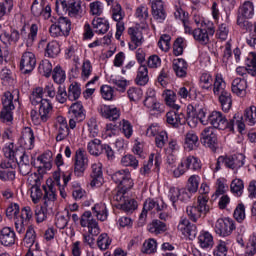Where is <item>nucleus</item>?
I'll use <instances>...</instances> for the list:
<instances>
[{
    "label": "nucleus",
    "instance_id": "1",
    "mask_svg": "<svg viewBox=\"0 0 256 256\" xmlns=\"http://www.w3.org/2000/svg\"><path fill=\"white\" fill-rule=\"evenodd\" d=\"M57 13H68L72 19H82L87 13V6L81 0H56Z\"/></svg>",
    "mask_w": 256,
    "mask_h": 256
},
{
    "label": "nucleus",
    "instance_id": "2",
    "mask_svg": "<svg viewBox=\"0 0 256 256\" xmlns=\"http://www.w3.org/2000/svg\"><path fill=\"white\" fill-rule=\"evenodd\" d=\"M30 101L32 105H39V116L42 123H47L51 119V113H53V106L47 99H43V88L38 87L33 90L30 95Z\"/></svg>",
    "mask_w": 256,
    "mask_h": 256
},
{
    "label": "nucleus",
    "instance_id": "3",
    "mask_svg": "<svg viewBox=\"0 0 256 256\" xmlns=\"http://www.w3.org/2000/svg\"><path fill=\"white\" fill-rule=\"evenodd\" d=\"M209 197L205 195H199L197 197V203L186 207V213L188 219L193 223H197L201 217H205L209 211Z\"/></svg>",
    "mask_w": 256,
    "mask_h": 256
},
{
    "label": "nucleus",
    "instance_id": "4",
    "mask_svg": "<svg viewBox=\"0 0 256 256\" xmlns=\"http://www.w3.org/2000/svg\"><path fill=\"white\" fill-rule=\"evenodd\" d=\"M255 15V5L251 1H245L238 8L237 25L245 31H251L253 24L247 19H253Z\"/></svg>",
    "mask_w": 256,
    "mask_h": 256
},
{
    "label": "nucleus",
    "instance_id": "5",
    "mask_svg": "<svg viewBox=\"0 0 256 256\" xmlns=\"http://www.w3.org/2000/svg\"><path fill=\"white\" fill-rule=\"evenodd\" d=\"M42 189L44 190V206H38L34 211L37 223H43V221L47 219V207L57 199V194L55 193L53 186H42Z\"/></svg>",
    "mask_w": 256,
    "mask_h": 256
},
{
    "label": "nucleus",
    "instance_id": "6",
    "mask_svg": "<svg viewBox=\"0 0 256 256\" xmlns=\"http://www.w3.org/2000/svg\"><path fill=\"white\" fill-rule=\"evenodd\" d=\"M111 179L118 185V187H120L123 193H127V191L133 189V185H135V182H133V178L131 177V171L127 168L114 172L111 175Z\"/></svg>",
    "mask_w": 256,
    "mask_h": 256
},
{
    "label": "nucleus",
    "instance_id": "7",
    "mask_svg": "<svg viewBox=\"0 0 256 256\" xmlns=\"http://www.w3.org/2000/svg\"><path fill=\"white\" fill-rule=\"evenodd\" d=\"M167 211V205L163 199H151L148 198L144 202L143 210L139 216L138 224L143 227L145 222L147 221V213L149 211Z\"/></svg>",
    "mask_w": 256,
    "mask_h": 256
},
{
    "label": "nucleus",
    "instance_id": "8",
    "mask_svg": "<svg viewBox=\"0 0 256 256\" xmlns=\"http://www.w3.org/2000/svg\"><path fill=\"white\" fill-rule=\"evenodd\" d=\"M189 169L192 171H199L201 169V160L195 156L182 158L178 167L173 171V175L174 177L179 178L181 175H185Z\"/></svg>",
    "mask_w": 256,
    "mask_h": 256
},
{
    "label": "nucleus",
    "instance_id": "9",
    "mask_svg": "<svg viewBox=\"0 0 256 256\" xmlns=\"http://www.w3.org/2000/svg\"><path fill=\"white\" fill-rule=\"evenodd\" d=\"M208 121L214 129H220L221 131H225V129L233 131V127H235V120L227 121V118L220 111H213L209 115Z\"/></svg>",
    "mask_w": 256,
    "mask_h": 256
},
{
    "label": "nucleus",
    "instance_id": "10",
    "mask_svg": "<svg viewBox=\"0 0 256 256\" xmlns=\"http://www.w3.org/2000/svg\"><path fill=\"white\" fill-rule=\"evenodd\" d=\"M74 161V174L76 177H83L85 169H87L89 165L87 152L81 148L76 150Z\"/></svg>",
    "mask_w": 256,
    "mask_h": 256
},
{
    "label": "nucleus",
    "instance_id": "11",
    "mask_svg": "<svg viewBox=\"0 0 256 256\" xmlns=\"http://www.w3.org/2000/svg\"><path fill=\"white\" fill-rule=\"evenodd\" d=\"M112 19L113 21H116V39H121V36L123 35V31H125V22L123 19H125V12L123 11V8L120 4H116L112 9Z\"/></svg>",
    "mask_w": 256,
    "mask_h": 256
},
{
    "label": "nucleus",
    "instance_id": "12",
    "mask_svg": "<svg viewBox=\"0 0 256 256\" xmlns=\"http://www.w3.org/2000/svg\"><path fill=\"white\" fill-rule=\"evenodd\" d=\"M81 227H88L90 235L97 237L101 233L99 223L93 219V213L91 211H85L80 218Z\"/></svg>",
    "mask_w": 256,
    "mask_h": 256
},
{
    "label": "nucleus",
    "instance_id": "13",
    "mask_svg": "<svg viewBox=\"0 0 256 256\" xmlns=\"http://www.w3.org/2000/svg\"><path fill=\"white\" fill-rule=\"evenodd\" d=\"M235 229V222L229 218L218 219L215 223L214 231L219 237H229Z\"/></svg>",
    "mask_w": 256,
    "mask_h": 256
},
{
    "label": "nucleus",
    "instance_id": "14",
    "mask_svg": "<svg viewBox=\"0 0 256 256\" xmlns=\"http://www.w3.org/2000/svg\"><path fill=\"white\" fill-rule=\"evenodd\" d=\"M201 135L200 141L204 147H208L211 151H217L219 149V140L217 139V134L213 132V128H205Z\"/></svg>",
    "mask_w": 256,
    "mask_h": 256
},
{
    "label": "nucleus",
    "instance_id": "15",
    "mask_svg": "<svg viewBox=\"0 0 256 256\" xmlns=\"http://www.w3.org/2000/svg\"><path fill=\"white\" fill-rule=\"evenodd\" d=\"M33 219V210L29 206L21 209V215L15 219V229L17 233L22 234L25 232V225Z\"/></svg>",
    "mask_w": 256,
    "mask_h": 256
},
{
    "label": "nucleus",
    "instance_id": "16",
    "mask_svg": "<svg viewBox=\"0 0 256 256\" xmlns=\"http://www.w3.org/2000/svg\"><path fill=\"white\" fill-rule=\"evenodd\" d=\"M37 33H39V26L37 24H31L29 32L27 28L23 26L19 31V37L24 41L26 47H33V43L37 41Z\"/></svg>",
    "mask_w": 256,
    "mask_h": 256
},
{
    "label": "nucleus",
    "instance_id": "17",
    "mask_svg": "<svg viewBox=\"0 0 256 256\" xmlns=\"http://www.w3.org/2000/svg\"><path fill=\"white\" fill-rule=\"evenodd\" d=\"M37 65V58L33 52H24L20 60V70L24 75L33 72Z\"/></svg>",
    "mask_w": 256,
    "mask_h": 256
},
{
    "label": "nucleus",
    "instance_id": "18",
    "mask_svg": "<svg viewBox=\"0 0 256 256\" xmlns=\"http://www.w3.org/2000/svg\"><path fill=\"white\" fill-rule=\"evenodd\" d=\"M178 231H180L184 237L190 239V241H193V239L197 237V225L191 223L189 219L185 217L180 218Z\"/></svg>",
    "mask_w": 256,
    "mask_h": 256
},
{
    "label": "nucleus",
    "instance_id": "19",
    "mask_svg": "<svg viewBox=\"0 0 256 256\" xmlns=\"http://www.w3.org/2000/svg\"><path fill=\"white\" fill-rule=\"evenodd\" d=\"M98 112L104 119L108 121H117L121 117V110L112 105H100Z\"/></svg>",
    "mask_w": 256,
    "mask_h": 256
},
{
    "label": "nucleus",
    "instance_id": "20",
    "mask_svg": "<svg viewBox=\"0 0 256 256\" xmlns=\"http://www.w3.org/2000/svg\"><path fill=\"white\" fill-rule=\"evenodd\" d=\"M213 35H215L214 27L198 28L193 31V37L200 45H207L209 37H213Z\"/></svg>",
    "mask_w": 256,
    "mask_h": 256
},
{
    "label": "nucleus",
    "instance_id": "21",
    "mask_svg": "<svg viewBox=\"0 0 256 256\" xmlns=\"http://www.w3.org/2000/svg\"><path fill=\"white\" fill-rule=\"evenodd\" d=\"M91 187H101L103 185V164L100 162L94 163L91 166Z\"/></svg>",
    "mask_w": 256,
    "mask_h": 256
},
{
    "label": "nucleus",
    "instance_id": "22",
    "mask_svg": "<svg viewBox=\"0 0 256 256\" xmlns=\"http://www.w3.org/2000/svg\"><path fill=\"white\" fill-rule=\"evenodd\" d=\"M16 240L17 235L15 234V230L11 227H4L0 230V243L4 247H11L15 245Z\"/></svg>",
    "mask_w": 256,
    "mask_h": 256
},
{
    "label": "nucleus",
    "instance_id": "23",
    "mask_svg": "<svg viewBox=\"0 0 256 256\" xmlns=\"http://www.w3.org/2000/svg\"><path fill=\"white\" fill-rule=\"evenodd\" d=\"M224 165L228 169H232V171H237L238 169H241L243 165H245V155L238 154L234 156L225 157Z\"/></svg>",
    "mask_w": 256,
    "mask_h": 256
},
{
    "label": "nucleus",
    "instance_id": "24",
    "mask_svg": "<svg viewBox=\"0 0 256 256\" xmlns=\"http://www.w3.org/2000/svg\"><path fill=\"white\" fill-rule=\"evenodd\" d=\"M172 69L176 77L185 79V77H187V71H189V64L183 58L174 59L172 62Z\"/></svg>",
    "mask_w": 256,
    "mask_h": 256
},
{
    "label": "nucleus",
    "instance_id": "25",
    "mask_svg": "<svg viewBox=\"0 0 256 256\" xmlns=\"http://www.w3.org/2000/svg\"><path fill=\"white\" fill-rule=\"evenodd\" d=\"M128 35L130 36L132 43H129V49H131V51H135L137 47L143 45V33L139 29L134 27L128 28Z\"/></svg>",
    "mask_w": 256,
    "mask_h": 256
},
{
    "label": "nucleus",
    "instance_id": "26",
    "mask_svg": "<svg viewBox=\"0 0 256 256\" xmlns=\"http://www.w3.org/2000/svg\"><path fill=\"white\" fill-rule=\"evenodd\" d=\"M166 121L172 127H179L180 125L185 124V114L179 112V110H171L166 114Z\"/></svg>",
    "mask_w": 256,
    "mask_h": 256
},
{
    "label": "nucleus",
    "instance_id": "27",
    "mask_svg": "<svg viewBox=\"0 0 256 256\" xmlns=\"http://www.w3.org/2000/svg\"><path fill=\"white\" fill-rule=\"evenodd\" d=\"M212 91H213V94L216 95L217 97L229 91L227 90V83L223 79V75L219 73L215 74L214 82L212 84Z\"/></svg>",
    "mask_w": 256,
    "mask_h": 256
},
{
    "label": "nucleus",
    "instance_id": "28",
    "mask_svg": "<svg viewBox=\"0 0 256 256\" xmlns=\"http://www.w3.org/2000/svg\"><path fill=\"white\" fill-rule=\"evenodd\" d=\"M184 145L188 151L197 150L199 148V136H197V132L189 130L185 134Z\"/></svg>",
    "mask_w": 256,
    "mask_h": 256
},
{
    "label": "nucleus",
    "instance_id": "29",
    "mask_svg": "<svg viewBox=\"0 0 256 256\" xmlns=\"http://www.w3.org/2000/svg\"><path fill=\"white\" fill-rule=\"evenodd\" d=\"M232 93L238 97H245L247 95V80L241 78H235L232 81Z\"/></svg>",
    "mask_w": 256,
    "mask_h": 256
},
{
    "label": "nucleus",
    "instance_id": "30",
    "mask_svg": "<svg viewBox=\"0 0 256 256\" xmlns=\"http://www.w3.org/2000/svg\"><path fill=\"white\" fill-rule=\"evenodd\" d=\"M69 113L71 117L75 118L78 123L81 121H85V108H83V104L81 102L73 103L69 108Z\"/></svg>",
    "mask_w": 256,
    "mask_h": 256
},
{
    "label": "nucleus",
    "instance_id": "31",
    "mask_svg": "<svg viewBox=\"0 0 256 256\" xmlns=\"http://www.w3.org/2000/svg\"><path fill=\"white\" fill-rule=\"evenodd\" d=\"M215 77L209 72H203L199 78V87L202 91H213Z\"/></svg>",
    "mask_w": 256,
    "mask_h": 256
},
{
    "label": "nucleus",
    "instance_id": "32",
    "mask_svg": "<svg viewBox=\"0 0 256 256\" xmlns=\"http://www.w3.org/2000/svg\"><path fill=\"white\" fill-rule=\"evenodd\" d=\"M92 27L98 35H105L109 31V20L105 18H94L92 20Z\"/></svg>",
    "mask_w": 256,
    "mask_h": 256
},
{
    "label": "nucleus",
    "instance_id": "33",
    "mask_svg": "<svg viewBox=\"0 0 256 256\" xmlns=\"http://www.w3.org/2000/svg\"><path fill=\"white\" fill-rule=\"evenodd\" d=\"M198 243L202 249H213L215 242L213 235L207 231H202L198 236Z\"/></svg>",
    "mask_w": 256,
    "mask_h": 256
},
{
    "label": "nucleus",
    "instance_id": "34",
    "mask_svg": "<svg viewBox=\"0 0 256 256\" xmlns=\"http://www.w3.org/2000/svg\"><path fill=\"white\" fill-rule=\"evenodd\" d=\"M135 83L136 85H140V87L149 83V69H147V65H140L137 71Z\"/></svg>",
    "mask_w": 256,
    "mask_h": 256
},
{
    "label": "nucleus",
    "instance_id": "35",
    "mask_svg": "<svg viewBox=\"0 0 256 256\" xmlns=\"http://www.w3.org/2000/svg\"><path fill=\"white\" fill-rule=\"evenodd\" d=\"M92 213L98 221H107V217H109V212L107 211V205H105V203L95 204L92 207Z\"/></svg>",
    "mask_w": 256,
    "mask_h": 256
},
{
    "label": "nucleus",
    "instance_id": "36",
    "mask_svg": "<svg viewBox=\"0 0 256 256\" xmlns=\"http://www.w3.org/2000/svg\"><path fill=\"white\" fill-rule=\"evenodd\" d=\"M152 17L158 21V23H163L167 18V12H165V8L163 3L159 2L157 5H152Z\"/></svg>",
    "mask_w": 256,
    "mask_h": 256
},
{
    "label": "nucleus",
    "instance_id": "37",
    "mask_svg": "<svg viewBox=\"0 0 256 256\" xmlns=\"http://www.w3.org/2000/svg\"><path fill=\"white\" fill-rule=\"evenodd\" d=\"M19 39V30L17 29H12L10 34L8 32H3L0 35V41H2L4 45H11V43H17L19 42Z\"/></svg>",
    "mask_w": 256,
    "mask_h": 256
},
{
    "label": "nucleus",
    "instance_id": "38",
    "mask_svg": "<svg viewBox=\"0 0 256 256\" xmlns=\"http://www.w3.org/2000/svg\"><path fill=\"white\" fill-rule=\"evenodd\" d=\"M219 103L221 105L222 111L228 113L233 106V99L231 97V92H224L223 94L218 95Z\"/></svg>",
    "mask_w": 256,
    "mask_h": 256
},
{
    "label": "nucleus",
    "instance_id": "39",
    "mask_svg": "<svg viewBox=\"0 0 256 256\" xmlns=\"http://www.w3.org/2000/svg\"><path fill=\"white\" fill-rule=\"evenodd\" d=\"M163 97L168 107H171V109H175V111H179V109H181V106L175 103L177 101V94H175L173 90L164 91Z\"/></svg>",
    "mask_w": 256,
    "mask_h": 256
},
{
    "label": "nucleus",
    "instance_id": "40",
    "mask_svg": "<svg viewBox=\"0 0 256 256\" xmlns=\"http://www.w3.org/2000/svg\"><path fill=\"white\" fill-rule=\"evenodd\" d=\"M246 74L256 77V53L250 52L246 58Z\"/></svg>",
    "mask_w": 256,
    "mask_h": 256
},
{
    "label": "nucleus",
    "instance_id": "41",
    "mask_svg": "<svg viewBox=\"0 0 256 256\" xmlns=\"http://www.w3.org/2000/svg\"><path fill=\"white\" fill-rule=\"evenodd\" d=\"M69 137V125L67 124V120L61 118V122L58 125V134L56 136V141H64Z\"/></svg>",
    "mask_w": 256,
    "mask_h": 256
},
{
    "label": "nucleus",
    "instance_id": "42",
    "mask_svg": "<svg viewBox=\"0 0 256 256\" xmlns=\"http://www.w3.org/2000/svg\"><path fill=\"white\" fill-rule=\"evenodd\" d=\"M148 231L154 233V235H161V233L167 231V224L161 222V220H153L148 226Z\"/></svg>",
    "mask_w": 256,
    "mask_h": 256
},
{
    "label": "nucleus",
    "instance_id": "43",
    "mask_svg": "<svg viewBox=\"0 0 256 256\" xmlns=\"http://www.w3.org/2000/svg\"><path fill=\"white\" fill-rule=\"evenodd\" d=\"M22 139L25 145H28L27 149H31L35 145V134L31 127H26L22 131Z\"/></svg>",
    "mask_w": 256,
    "mask_h": 256
},
{
    "label": "nucleus",
    "instance_id": "44",
    "mask_svg": "<svg viewBox=\"0 0 256 256\" xmlns=\"http://www.w3.org/2000/svg\"><path fill=\"white\" fill-rule=\"evenodd\" d=\"M56 23L65 37H69V34L71 33V20L68 17L60 16Z\"/></svg>",
    "mask_w": 256,
    "mask_h": 256
},
{
    "label": "nucleus",
    "instance_id": "45",
    "mask_svg": "<svg viewBox=\"0 0 256 256\" xmlns=\"http://www.w3.org/2000/svg\"><path fill=\"white\" fill-rule=\"evenodd\" d=\"M141 252L146 253V255H152L153 253H157V240L153 238L145 240L142 245Z\"/></svg>",
    "mask_w": 256,
    "mask_h": 256
},
{
    "label": "nucleus",
    "instance_id": "46",
    "mask_svg": "<svg viewBox=\"0 0 256 256\" xmlns=\"http://www.w3.org/2000/svg\"><path fill=\"white\" fill-rule=\"evenodd\" d=\"M88 152L90 155H95L96 157H99L103 153V145H101V140L94 139L88 143Z\"/></svg>",
    "mask_w": 256,
    "mask_h": 256
},
{
    "label": "nucleus",
    "instance_id": "47",
    "mask_svg": "<svg viewBox=\"0 0 256 256\" xmlns=\"http://www.w3.org/2000/svg\"><path fill=\"white\" fill-rule=\"evenodd\" d=\"M61 53V47L59 46V42L52 41L47 44L45 55L46 57L55 58L57 55Z\"/></svg>",
    "mask_w": 256,
    "mask_h": 256
},
{
    "label": "nucleus",
    "instance_id": "48",
    "mask_svg": "<svg viewBox=\"0 0 256 256\" xmlns=\"http://www.w3.org/2000/svg\"><path fill=\"white\" fill-rule=\"evenodd\" d=\"M111 243H113V240L109 237V234L107 233H102L97 239V246L100 251H107V249H109V247L111 246Z\"/></svg>",
    "mask_w": 256,
    "mask_h": 256
},
{
    "label": "nucleus",
    "instance_id": "49",
    "mask_svg": "<svg viewBox=\"0 0 256 256\" xmlns=\"http://www.w3.org/2000/svg\"><path fill=\"white\" fill-rule=\"evenodd\" d=\"M81 97V86L79 83H72L68 88L69 101H77Z\"/></svg>",
    "mask_w": 256,
    "mask_h": 256
},
{
    "label": "nucleus",
    "instance_id": "50",
    "mask_svg": "<svg viewBox=\"0 0 256 256\" xmlns=\"http://www.w3.org/2000/svg\"><path fill=\"white\" fill-rule=\"evenodd\" d=\"M52 78L57 85H62L65 83V79H67V75L65 74L63 68L61 66H56L52 71Z\"/></svg>",
    "mask_w": 256,
    "mask_h": 256
},
{
    "label": "nucleus",
    "instance_id": "51",
    "mask_svg": "<svg viewBox=\"0 0 256 256\" xmlns=\"http://www.w3.org/2000/svg\"><path fill=\"white\" fill-rule=\"evenodd\" d=\"M35 239H36L35 229H33L32 227H29L23 239L24 246L27 247L29 251H31V247L35 245Z\"/></svg>",
    "mask_w": 256,
    "mask_h": 256
},
{
    "label": "nucleus",
    "instance_id": "52",
    "mask_svg": "<svg viewBox=\"0 0 256 256\" xmlns=\"http://www.w3.org/2000/svg\"><path fill=\"white\" fill-rule=\"evenodd\" d=\"M199 183H201V177L199 175L190 176L187 183V191L189 193H197L199 191Z\"/></svg>",
    "mask_w": 256,
    "mask_h": 256
},
{
    "label": "nucleus",
    "instance_id": "53",
    "mask_svg": "<svg viewBox=\"0 0 256 256\" xmlns=\"http://www.w3.org/2000/svg\"><path fill=\"white\" fill-rule=\"evenodd\" d=\"M121 165H123V167H132L133 169H137V167H139V160H137L134 155L127 154L122 157Z\"/></svg>",
    "mask_w": 256,
    "mask_h": 256
},
{
    "label": "nucleus",
    "instance_id": "54",
    "mask_svg": "<svg viewBox=\"0 0 256 256\" xmlns=\"http://www.w3.org/2000/svg\"><path fill=\"white\" fill-rule=\"evenodd\" d=\"M244 119L247 125H250V127H253V125H255L256 123V107L255 106H250L245 110Z\"/></svg>",
    "mask_w": 256,
    "mask_h": 256
},
{
    "label": "nucleus",
    "instance_id": "55",
    "mask_svg": "<svg viewBox=\"0 0 256 256\" xmlns=\"http://www.w3.org/2000/svg\"><path fill=\"white\" fill-rule=\"evenodd\" d=\"M93 73V65H91V61L84 60L81 68V79L82 81H87L91 74Z\"/></svg>",
    "mask_w": 256,
    "mask_h": 256
},
{
    "label": "nucleus",
    "instance_id": "56",
    "mask_svg": "<svg viewBox=\"0 0 256 256\" xmlns=\"http://www.w3.org/2000/svg\"><path fill=\"white\" fill-rule=\"evenodd\" d=\"M256 255V235H250L248 242L246 244L245 256H255Z\"/></svg>",
    "mask_w": 256,
    "mask_h": 256
},
{
    "label": "nucleus",
    "instance_id": "57",
    "mask_svg": "<svg viewBox=\"0 0 256 256\" xmlns=\"http://www.w3.org/2000/svg\"><path fill=\"white\" fill-rule=\"evenodd\" d=\"M13 0H2L0 2V19L13 11Z\"/></svg>",
    "mask_w": 256,
    "mask_h": 256
},
{
    "label": "nucleus",
    "instance_id": "58",
    "mask_svg": "<svg viewBox=\"0 0 256 256\" xmlns=\"http://www.w3.org/2000/svg\"><path fill=\"white\" fill-rule=\"evenodd\" d=\"M100 93L105 101H113V97H115V89L109 85H102Z\"/></svg>",
    "mask_w": 256,
    "mask_h": 256
},
{
    "label": "nucleus",
    "instance_id": "59",
    "mask_svg": "<svg viewBox=\"0 0 256 256\" xmlns=\"http://www.w3.org/2000/svg\"><path fill=\"white\" fill-rule=\"evenodd\" d=\"M40 73H43L44 77H51L53 73V65L49 60H42L39 65Z\"/></svg>",
    "mask_w": 256,
    "mask_h": 256
},
{
    "label": "nucleus",
    "instance_id": "60",
    "mask_svg": "<svg viewBox=\"0 0 256 256\" xmlns=\"http://www.w3.org/2000/svg\"><path fill=\"white\" fill-rule=\"evenodd\" d=\"M19 211H20L19 204L12 203L6 209V217L8 219H14V223H15V219L19 218Z\"/></svg>",
    "mask_w": 256,
    "mask_h": 256
},
{
    "label": "nucleus",
    "instance_id": "61",
    "mask_svg": "<svg viewBox=\"0 0 256 256\" xmlns=\"http://www.w3.org/2000/svg\"><path fill=\"white\" fill-rule=\"evenodd\" d=\"M3 153L6 159H18L21 155V150H13V143H10L8 146L3 148Z\"/></svg>",
    "mask_w": 256,
    "mask_h": 256
},
{
    "label": "nucleus",
    "instance_id": "62",
    "mask_svg": "<svg viewBox=\"0 0 256 256\" xmlns=\"http://www.w3.org/2000/svg\"><path fill=\"white\" fill-rule=\"evenodd\" d=\"M137 209V201L135 199L127 198L124 200V203L121 204V210L125 211V213H133Z\"/></svg>",
    "mask_w": 256,
    "mask_h": 256
},
{
    "label": "nucleus",
    "instance_id": "63",
    "mask_svg": "<svg viewBox=\"0 0 256 256\" xmlns=\"http://www.w3.org/2000/svg\"><path fill=\"white\" fill-rule=\"evenodd\" d=\"M1 101L3 108L15 109V105L13 104V94H11L9 91L3 93Z\"/></svg>",
    "mask_w": 256,
    "mask_h": 256
},
{
    "label": "nucleus",
    "instance_id": "64",
    "mask_svg": "<svg viewBox=\"0 0 256 256\" xmlns=\"http://www.w3.org/2000/svg\"><path fill=\"white\" fill-rule=\"evenodd\" d=\"M0 179L1 181H14L15 170L9 168H0Z\"/></svg>",
    "mask_w": 256,
    "mask_h": 256
}]
</instances>
